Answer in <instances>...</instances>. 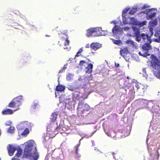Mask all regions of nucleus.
<instances>
[{
  "instance_id": "obj_1",
  "label": "nucleus",
  "mask_w": 160,
  "mask_h": 160,
  "mask_svg": "<svg viewBox=\"0 0 160 160\" xmlns=\"http://www.w3.org/2000/svg\"><path fill=\"white\" fill-rule=\"evenodd\" d=\"M32 144L28 143L24 149L23 157L30 158L31 160H37L39 157L38 153L36 149L32 151Z\"/></svg>"
},
{
  "instance_id": "obj_2",
  "label": "nucleus",
  "mask_w": 160,
  "mask_h": 160,
  "mask_svg": "<svg viewBox=\"0 0 160 160\" xmlns=\"http://www.w3.org/2000/svg\"><path fill=\"white\" fill-rule=\"evenodd\" d=\"M90 109L89 106L86 103L84 104L82 102H79L77 108V113L79 116L84 117V114L86 113Z\"/></svg>"
},
{
  "instance_id": "obj_3",
  "label": "nucleus",
  "mask_w": 160,
  "mask_h": 160,
  "mask_svg": "<svg viewBox=\"0 0 160 160\" xmlns=\"http://www.w3.org/2000/svg\"><path fill=\"white\" fill-rule=\"evenodd\" d=\"M104 32L101 28H91L88 30L87 35L88 37L104 35Z\"/></svg>"
},
{
  "instance_id": "obj_4",
  "label": "nucleus",
  "mask_w": 160,
  "mask_h": 160,
  "mask_svg": "<svg viewBox=\"0 0 160 160\" xmlns=\"http://www.w3.org/2000/svg\"><path fill=\"white\" fill-rule=\"evenodd\" d=\"M68 36V34L67 33H60L61 38L58 42V44L61 46H63L65 49H69L67 46L69 45V41Z\"/></svg>"
},
{
  "instance_id": "obj_5",
  "label": "nucleus",
  "mask_w": 160,
  "mask_h": 160,
  "mask_svg": "<svg viewBox=\"0 0 160 160\" xmlns=\"http://www.w3.org/2000/svg\"><path fill=\"white\" fill-rule=\"evenodd\" d=\"M22 97V96H20L13 98L9 103L8 106L11 108L18 107L21 104Z\"/></svg>"
},
{
  "instance_id": "obj_6",
  "label": "nucleus",
  "mask_w": 160,
  "mask_h": 160,
  "mask_svg": "<svg viewBox=\"0 0 160 160\" xmlns=\"http://www.w3.org/2000/svg\"><path fill=\"white\" fill-rule=\"evenodd\" d=\"M151 65L155 70L160 71V61L157 59L151 62Z\"/></svg>"
},
{
  "instance_id": "obj_7",
  "label": "nucleus",
  "mask_w": 160,
  "mask_h": 160,
  "mask_svg": "<svg viewBox=\"0 0 160 160\" xmlns=\"http://www.w3.org/2000/svg\"><path fill=\"white\" fill-rule=\"evenodd\" d=\"M28 123L27 121H24L20 123L17 127L18 130L19 131L24 130L26 128L28 127Z\"/></svg>"
},
{
  "instance_id": "obj_8",
  "label": "nucleus",
  "mask_w": 160,
  "mask_h": 160,
  "mask_svg": "<svg viewBox=\"0 0 160 160\" xmlns=\"http://www.w3.org/2000/svg\"><path fill=\"white\" fill-rule=\"evenodd\" d=\"M101 47V45L98 42H92L90 45V48L94 50H96Z\"/></svg>"
},
{
  "instance_id": "obj_9",
  "label": "nucleus",
  "mask_w": 160,
  "mask_h": 160,
  "mask_svg": "<svg viewBox=\"0 0 160 160\" xmlns=\"http://www.w3.org/2000/svg\"><path fill=\"white\" fill-rule=\"evenodd\" d=\"M16 150V148L11 144H9L8 148V152L9 155L11 156H12Z\"/></svg>"
},
{
  "instance_id": "obj_10",
  "label": "nucleus",
  "mask_w": 160,
  "mask_h": 160,
  "mask_svg": "<svg viewBox=\"0 0 160 160\" xmlns=\"http://www.w3.org/2000/svg\"><path fill=\"white\" fill-rule=\"evenodd\" d=\"M22 150L21 149H19L17 150V152L14 157L12 158V160H20V159L17 158L20 157L22 154Z\"/></svg>"
},
{
  "instance_id": "obj_11",
  "label": "nucleus",
  "mask_w": 160,
  "mask_h": 160,
  "mask_svg": "<svg viewBox=\"0 0 160 160\" xmlns=\"http://www.w3.org/2000/svg\"><path fill=\"white\" fill-rule=\"evenodd\" d=\"M130 23L132 24L138 25L141 27L144 24L137 21V20L133 17H132L130 18Z\"/></svg>"
},
{
  "instance_id": "obj_12",
  "label": "nucleus",
  "mask_w": 160,
  "mask_h": 160,
  "mask_svg": "<svg viewBox=\"0 0 160 160\" xmlns=\"http://www.w3.org/2000/svg\"><path fill=\"white\" fill-rule=\"evenodd\" d=\"M141 38L143 39L144 42H151L150 38L148 37V35L142 33L141 35Z\"/></svg>"
},
{
  "instance_id": "obj_13",
  "label": "nucleus",
  "mask_w": 160,
  "mask_h": 160,
  "mask_svg": "<svg viewBox=\"0 0 160 160\" xmlns=\"http://www.w3.org/2000/svg\"><path fill=\"white\" fill-rule=\"evenodd\" d=\"M93 67V65L91 63L88 64L87 67L86 68V73H91L92 72Z\"/></svg>"
},
{
  "instance_id": "obj_14",
  "label": "nucleus",
  "mask_w": 160,
  "mask_h": 160,
  "mask_svg": "<svg viewBox=\"0 0 160 160\" xmlns=\"http://www.w3.org/2000/svg\"><path fill=\"white\" fill-rule=\"evenodd\" d=\"M149 42H146L142 46V48L145 51H148L149 49H151Z\"/></svg>"
},
{
  "instance_id": "obj_15",
  "label": "nucleus",
  "mask_w": 160,
  "mask_h": 160,
  "mask_svg": "<svg viewBox=\"0 0 160 160\" xmlns=\"http://www.w3.org/2000/svg\"><path fill=\"white\" fill-rule=\"evenodd\" d=\"M129 51L128 50V48L127 47H125L123 49H122L120 51V55L124 56L126 55L128 53Z\"/></svg>"
},
{
  "instance_id": "obj_16",
  "label": "nucleus",
  "mask_w": 160,
  "mask_h": 160,
  "mask_svg": "<svg viewBox=\"0 0 160 160\" xmlns=\"http://www.w3.org/2000/svg\"><path fill=\"white\" fill-rule=\"evenodd\" d=\"M120 28L118 26L115 25L112 29V32L113 34H116L120 31Z\"/></svg>"
},
{
  "instance_id": "obj_17",
  "label": "nucleus",
  "mask_w": 160,
  "mask_h": 160,
  "mask_svg": "<svg viewBox=\"0 0 160 160\" xmlns=\"http://www.w3.org/2000/svg\"><path fill=\"white\" fill-rule=\"evenodd\" d=\"M13 111L10 109H8L2 110V113L3 115L12 114Z\"/></svg>"
},
{
  "instance_id": "obj_18",
  "label": "nucleus",
  "mask_w": 160,
  "mask_h": 160,
  "mask_svg": "<svg viewBox=\"0 0 160 160\" xmlns=\"http://www.w3.org/2000/svg\"><path fill=\"white\" fill-rule=\"evenodd\" d=\"M65 88V86L59 84L56 86V90L57 91L62 92L64 90Z\"/></svg>"
},
{
  "instance_id": "obj_19",
  "label": "nucleus",
  "mask_w": 160,
  "mask_h": 160,
  "mask_svg": "<svg viewBox=\"0 0 160 160\" xmlns=\"http://www.w3.org/2000/svg\"><path fill=\"white\" fill-rule=\"evenodd\" d=\"M132 28L135 36L140 34V29L139 28L133 27H132Z\"/></svg>"
},
{
  "instance_id": "obj_20",
  "label": "nucleus",
  "mask_w": 160,
  "mask_h": 160,
  "mask_svg": "<svg viewBox=\"0 0 160 160\" xmlns=\"http://www.w3.org/2000/svg\"><path fill=\"white\" fill-rule=\"evenodd\" d=\"M132 28L135 36L140 34V29L139 28L133 27H132Z\"/></svg>"
},
{
  "instance_id": "obj_21",
  "label": "nucleus",
  "mask_w": 160,
  "mask_h": 160,
  "mask_svg": "<svg viewBox=\"0 0 160 160\" xmlns=\"http://www.w3.org/2000/svg\"><path fill=\"white\" fill-rule=\"evenodd\" d=\"M75 95H76V98L78 99H81L82 93L80 92L77 91H76L75 92Z\"/></svg>"
},
{
  "instance_id": "obj_22",
  "label": "nucleus",
  "mask_w": 160,
  "mask_h": 160,
  "mask_svg": "<svg viewBox=\"0 0 160 160\" xmlns=\"http://www.w3.org/2000/svg\"><path fill=\"white\" fill-rule=\"evenodd\" d=\"M57 114L56 112H53L52 113L51 116V121L53 122L57 118Z\"/></svg>"
},
{
  "instance_id": "obj_23",
  "label": "nucleus",
  "mask_w": 160,
  "mask_h": 160,
  "mask_svg": "<svg viewBox=\"0 0 160 160\" xmlns=\"http://www.w3.org/2000/svg\"><path fill=\"white\" fill-rule=\"evenodd\" d=\"M113 43L115 44L120 45L122 44L121 41L120 40H115L113 39H111Z\"/></svg>"
},
{
  "instance_id": "obj_24",
  "label": "nucleus",
  "mask_w": 160,
  "mask_h": 160,
  "mask_svg": "<svg viewBox=\"0 0 160 160\" xmlns=\"http://www.w3.org/2000/svg\"><path fill=\"white\" fill-rule=\"evenodd\" d=\"M137 11V9L136 8H133L131 9L129 11V14H134L136 13Z\"/></svg>"
},
{
  "instance_id": "obj_25",
  "label": "nucleus",
  "mask_w": 160,
  "mask_h": 160,
  "mask_svg": "<svg viewBox=\"0 0 160 160\" xmlns=\"http://www.w3.org/2000/svg\"><path fill=\"white\" fill-rule=\"evenodd\" d=\"M15 131V128L13 127H10L8 130V132L9 133H13Z\"/></svg>"
},
{
  "instance_id": "obj_26",
  "label": "nucleus",
  "mask_w": 160,
  "mask_h": 160,
  "mask_svg": "<svg viewBox=\"0 0 160 160\" xmlns=\"http://www.w3.org/2000/svg\"><path fill=\"white\" fill-rule=\"evenodd\" d=\"M126 43L128 45H130L133 46H135L134 42L130 40H128L125 41Z\"/></svg>"
},
{
  "instance_id": "obj_27",
  "label": "nucleus",
  "mask_w": 160,
  "mask_h": 160,
  "mask_svg": "<svg viewBox=\"0 0 160 160\" xmlns=\"http://www.w3.org/2000/svg\"><path fill=\"white\" fill-rule=\"evenodd\" d=\"M39 104L38 102H34L33 104L31 106V108L32 109H35L36 108H38Z\"/></svg>"
},
{
  "instance_id": "obj_28",
  "label": "nucleus",
  "mask_w": 160,
  "mask_h": 160,
  "mask_svg": "<svg viewBox=\"0 0 160 160\" xmlns=\"http://www.w3.org/2000/svg\"><path fill=\"white\" fill-rule=\"evenodd\" d=\"M135 86L137 88L138 90L140 89L141 88L143 89V86L141 84H140L138 83L136 84Z\"/></svg>"
},
{
  "instance_id": "obj_29",
  "label": "nucleus",
  "mask_w": 160,
  "mask_h": 160,
  "mask_svg": "<svg viewBox=\"0 0 160 160\" xmlns=\"http://www.w3.org/2000/svg\"><path fill=\"white\" fill-rule=\"evenodd\" d=\"M24 131L23 132L22 134V135H25L29 133V130L27 128H26L24 129Z\"/></svg>"
},
{
  "instance_id": "obj_30",
  "label": "nucleus",
  "mask_w": 160,
  "mask_h": 160,
  "mask_svg": "<svg viewBox=\"0 0 160 160\" xmlns=\"http://www.w3.org/2000/svg\"><path fill=\"white\" fill-rule=\"evenodd\" d=\"M73 75L72 74H68L67 76L66 79L68 81L70 80L72 78Z\"/></svg>"
},
{
  "instance_id": "obj_31",
  "label": "nucleus",
  "mask_w": 160,
  "mask_h": 160,
  "mask_svg": "<svg viewBox=\"0 0 160 160\" xmlns=\"http://www.w3.org/2000/svg\"><path fill=\"white\" fill-rule=\"evenodd\" d=\"M80 11V8L78 7H76L73 10V13H77L78 12Z\"/></svg>"
},
{
  "instance_id": "obj_32",
  "label": "nucleus",
  "mask_w": 160,
  "mask_h": 160,
  "mask_svg": "<svg viewBox=\"0 0 160 160\" xmlns=\"http://www.w3.org/2000/svg\"><path fill=\"white\" fill-rule=\"evenodd\" d=\"M136 38V40L139 42L141 41V37L140 34L135 36Z\"/></svg>"
},
{
  "instance_id": "obj_33",
  "label": "nucleus",
  "mask_w": 160,
  "mask_h": 160,
  "mask_svg": "<svg viewBox=\"0 0 160 160\" xmlns=\"http://www.w3.org/2000/svg\"><path fill=\"white\" fill-rule=\"evenodd\" d=\"M88 96V95H87V94L84 93L83 94L82 93L81 95V97L82 98L81 99H83V100H84L85 99H86L87 98Z\"/></svg>"
},
{
  "instance_id": "obj_34",
  "label": "nucleus",
  "mask_w": 160,
  "mask_h": 160,
  "mask_svg": "<svg viewBox=\"0 0 160 160\" xmlns=\"http://www.w3.org/2000/svg\"><path fill=\"white\" fill-rule=\"evenodd\" d=\"M48 134L50 135V137L51 138L54 137L55 136V134L53 132H51L50 131H48Z\"/></svg>"
},
{
  "instance_id": "obj_35",
  "label": "nucleus",
  "mask_w": 160,
  "mask_h": 160,
  "mask_svg": "<svg viewBox=\"0 0 160 160\" xmlns=\"http://www.w3.org/2000/svg\"><path fill=\"white\" fill-rule=\"evenodd\" d=\"M84 63H86V62L85 61L82 60H81L79 62V65L82 67Z\"/></svg>"
},
{
  "instance_id": "obj_36",
  "label": "nucleus",
  "mask_w": 160,
  "mask_h": 160,
  "mask_svg": "<svg viewBox=\"0 0 160 160\" xmlns=\"http://www.w3.org/2000/svg\"><path fill=\"white\" fill-rule=\"evenodd\" d=\"M45 160H56V159L55 158L52 157H49L48 156H46Z\"/></svg>"
},
{
  "instance_id": "obj_37",
  "label": "nucleus",
  "mask_w": 160,
  "mask_h": 160,
  "mask_svg": "<svg viewBox=\"0 0 160 160\" xmlns=\"http://www.w3.org/2000/svg\"><path fill=\"white\" fill-rule=\"evenodd\" d=\"M156 12H153L152 13H151V14H150V15H149V17L151 18H152L153 17H154V16L156 15Z\"/></svg>"
},
{
  "instance_id": "obj_38",
  "label": "nucleus",
  "mask_w": 160,
  "mask_h": 160,
  "mask_svg": "<svg viewBox=\"0 0 160 160\" xmlns=\"http://www.w3.org/2000/svg\"><path fill=\"white\" fill-rule=\"evenodd\" d=\"M79 145L78 144L75 147V149H76V153L77 154L78 152V148L79 147Z\"/></svg>"
},
{
  "instance_id": "obj_39",
  "label": "nucleus",
  "mask_w": 160,
  "mask_h": 160,
  "mask_svg": "<svg viewBox=\"0 0 160 160\" xmlns=\"http://www.w3.org/2000/svg\"><path fill=\"white\" fill-rule=\"evenodd\" d=\"M129 9L128 8H126L124 9L122 11V14L123 13H126L128 11Z\"/></svg>"
},
{
  "instance_id": "obj_40",
  "label": "nucleus",
  "mask_w": 160,
  "mask_h": 160,
  "mask_svg": "<svg viewBox=\"0 0 160 160\" xmlns=\"http://www.w3.org/2000/svg\"><path fill=\"white\" fill-rule=\"evenodd\" d=\"M61 128V127L60 126H57L56 128H55L54 130H57V131H59V129Z\"/></svg>"
},
{
  "instance_id": "obj_41",
  "label": "nucleus",
  "mask_w": 160,
  "mask_h": 160,
  "mask_svg": "<svg viewBox=\"0 0 160 160\" xmlns=\"http://www.w3.org/2000/svg\"><path fill=\"white\" fill-rule=\"evenodd\" d=\"M82 48H81L79 49V50L78 51V53H80L82 51Z\"/></svg>"
},
{
  "instance_id": "obj_42",
  "label": "nucleus",
  "mask_w": 160,
  "mask_h": 160,
  "mask_svg": "<svg viewBox=\"0 0 160 160\" xmlns=\"http://www.w3.org/2000/svg\"><path fill=\"white\" fill-rule=\"evenodd\" d=\"M130 29V28L129 27H125L124 28V30H129Z\"/></svg>"
},
{
  "instance_id": "obj_43",
  "label": "nucleus",
  "mask_w": 160,
  "mask_h": 160,
  "mask_svg": "<svg viewBox=\"0 0 160 160\" xmlns=\"http://www.w3.org/2000/svg\"><path fill=\"white\" fill-rule=\"evenodd\" d=\"M67 32H68V30H64L63 32H61V33H64V34H66L67 33V34H68V33H67Z\"/></svg>"
},
{
  "instance_id": "obj_44",
  "label": "nucleus",
  "mask_w": 160,
  "mask_h": 160,
  "mask_svg": "<svg viewBox=\"0 0 160 160\" xmlns=\"http://www.w3.org/2000/svg\"><path fill=\"white\" fill-rule=\"evenodd\" d=\"M90 47V45L89 43L87 44L85 46V48H89Z\"/></svg>"
},
{
  "instance_id": "obj_45",
  "label": "nucleus",
  "mask_w": 160,
  "mask_h": 160,
  "mask_svg": "<svg viewBox=\"0 0 160 160\" xmlns=\"http://www.w3.org/2000/svg\"><path fill=\"white\" fill-rule=\"evenodd\" d=\"M146 11L147 12H150L151 11V9H148L146 10Z\"/></svg>"
},
{
  "instance_id": "obj_46",
  "label": "nucleus",
  "mask_w": 160,
  "mask_h": 160,
  "mask_svg": "<svg viewBox=\"0 0 160 160\" xmlns=\"http://www.w3.org/2000/svg\"><path fill=\"white\" fill-rule=\"evenodd\" d=\"M147 6L146 5H144L143 6L142 8L143 9H145L147 8Z\"/></svg>"
},
{
  "instance_id": "obj_47",
  "label": "nucleus",
  "mask_w": 160,
  "mask_h": 160,
  "mask_svg": "<svg viewBox=\"0 0 160 160\" xmlns=\"http://www.w3.org/2000/svg\"><path fill=\"white\" fill-rule=\"evenodd\" d=\"M115 66L118 67H119V63H115Z\"/></svg>"
},
{
  "instance_id": "obj_48",
  "label": "nucleus",
  "mask_w": 160,
  "mask_h": 160,
  "mask_svg": "<svg viewBox=\"0 0 160 160\" xmlns=\"http://www.w3.org/2000/svg\"><path fill=\"white\" fill-rule=\"evenodd\" d=\"M80 53H78V52H77V53L76 55V56L78 57L80 56V55H79Z\"/></svg>"
},
{
  "instance_id": "obj_49",
  "label": "nucleus",
  "mask_w": 160,
  "mask_h": 160,
  "mask_svg": "<svg viewBox=\"0 0 160 160\" xmlns=\"http://www.w3.org/2000/svg\"><path fill=\"white\" fill-rule=\"evenodd\" d=\"M55 150V149H53V150H51V152L52 153L53 152V151H54V150Z\"/></svg>"
},
{
  "instance_id": "obj_50",
  "label": "nucleus",
  "mask_w": 160,
  "mask_h": 160,
  "mask_svg": "<svg viewBox=\"0 0 160 160\" xmlns=\"http://www.w3.org/2000/svg\"><path fill=\"white\" fill-rule=\"evenodd\" d=\"M139 54L140 55H141V56H143V55H142L141 53V52H139Z\"/></svg>"
},
{
  "instance_id": "obj_51",
  "label": "nucleus",
  "mask_w": 160,
  "mask_h": 160,
  "mask_svg": "<svg viewBox=\"0 0 160 160\" xmlns=\"http://www.w3.org/2000/svg\"><path fill=\"white\" fill-rule=\"evenodd\" d=\"M145 68H143V71H145Z\"/></svg>"
},
{
  "instance_id": "obj_52",
  "label": "nucleus",
  "mask_w": 160,
  "mask_h": 160,
  "mask_svg": "<svg viewBox=\"0 0 160 160\" xmlns=\"http://www.w3.org/2000/svg\"><path fill=\"white\" fill-rule=\"evenodd\" d=\"M114 154H115V153H113V155H114Z\"/></svg>"
},
{
  "instance_id": "obj_53",
  "label": "nucleus",
  "mask_w": 160,
  "mask_h": 160,
  "mask_svg": "<svg viewBox=\"0 0 160 160\" xmlns=\"http://www.w3.org/2000/svg\"><path fill=\"white\" fill-rule=\"evenodd\" d=\"M72 91H73V90L72 89L71 90Z\"/></svg>"
},
{
  "instance_id": "obj_54",
  "label": "nucleus",
  "mask_w": 160,
  "mask_h": 160,
  "mask_svg": "<svg viewBox=\"0 0 160 160\" xmlns=\"http://www.w3.org/2000/svg\"><path fill=\"white\" fill-rule=\"evenodd\" d=\"M0 160H1V159L0 158Z\"/></svg>"
}]
</instances>
